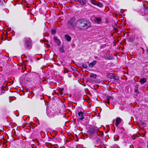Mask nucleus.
I'll return each mask as SVG.
<instances>
[{"label": "nucleus", "mask_w": 148, "mask_h": 148, "mask_svg": "<svg viewBox=\"0 0 148 148\" xmlns=\"http://www.w3.org/2000/svg\"><path fill=\"white\" fill-rule=\"evenodd\" d=\"M90 23L88 21L80 19L75 22V27L80 30H86L90 26Z\"/></svg>", "instance_id": "f257e3e1"}, {"label": "nucleus", "mask_w": 148, "mask_h": 148, "mask_svg": "<svg viewBox=\"0 0 148 148\" xmlns=\"http://www.w3.org/2000/svg\"><path fill=\"white\" fill-rule=\"evenodd\" d=\"M75 19L74 18H71L68 21L67 23V26L70 29H74L75 28Z\"/></svg>", "instance_id": "f03ea898"}, {"label": "nucleus", "mask_w": 148, "mask_h": 148, "mask_svg": "<svg viewBox=\"0 0 148 148\" xmlns=\"http://www.w3.org/2000/svg\"><path fill=\"white\" fill-rule=\"evenodd\" d=\"M25 45L27 48H31L32 46V40L29 37H27L25 39Z\"/></svg>", "instance_id": "7ed1b4c3"}, {"label": "nucleus", "mask_w": 148, "mask_h": 148, "mask_svg": "<svg viewBox=\"0 0 148 148\" xmlns=\"http://www.w3.org/2000/svg\"><path fill=\"white\" fill-rule=\"evenodd\" d=\"M98 131H99L98 128L97 127H95L91 128L89 131V132L91 134L96 133L97 135H98L97 133V132Z\"/></svg>", "instance_id": "20e7f679"}, {"label": "nucleus", "mask_w": 148, "mask_h": 148, "mask_svg": "<svg viewBox=\"0 0 148 148\" xmlns=\"http://www.w3.org/2000/svg\"><path fill=\"white\" fill-rule=\"evenodd\" d=\"M122 120V119L121 118L119 117L117 118L115 120L116 122L115 126L117 127L118 125L121 122Z\"/></svg>", "instance_id": "39448f33"}, {"label": "nucleus", "mask_w": 148, "mask_h": 148, "mask_svg": "<svg viewBox=\"0 0 148 148\" xmlns=\"http://www.w3.org/2000/svg\"><path fill=\"white\" fill-rule=\"evenodd\" d=\"M84 114V113L82 112H78V114L80 117L79 118V119L80 120H82L84 118V116H83Z\"/></svg>", "instance_id": "423d86ee"}, {"label": "nucleus", "mask_w": 148, "mask_h": 148, "mask_svg": "<svg viewBox=\"0 0 148 148\" xmlns=\"http://www.w3.org/2000/svg\"><path fill=\"white\" fill-rule=\"evenodd\" d=\"M101 21V18L100 17H95L94 21L95 23H97L98 24L100 23Z\"/></svg>", "instance_id": "0eeeda50"}, {"label": "nucleus", "mask_w": 148, "mask_h": 148, "mask_svg": "<svg viewBox=\"0 0 148 148\" xmlns=\"http://www.w3.org/2000/svg\"><path fill=\"white\" fill-rule=\"evenodd\" d=\"M97 63V61L94 60L92 62L88 64V66L89 67L92 68Z\"/></svg>", "instance_id": "6e6552de"}, {"label": "nucleus", "mask_w": 148, "mask_h": 148, "mask_svg": "<svg viewBox=\"0 0 148 148\" xmlns=\"http://www.w3.org/2000/svg\"><path fill=\"white\" fill-rule=\"evenodd\" d=\"M113 99V98L112 97L110 96H108L106 98V102L107 103H108L109 104L110 103V101L112 100Z\"/></svg>", "instance_id": "1a4fd4ad"}, {"label": "nucleus", "mask_w": 148, "mask_h": 148, "mask_svg": "<svg viewBox=\"0 0 148 148\" xmlns=\"http://www.w3.org/2000/svg\"><path fill=\"white\" fill-rule=\"evenodd\" d=\"M65 38L66 40L68 41H70L71 40V37L68 35H66L65 36Z\"/></svg>", "instance_id": "9d476101"}, {"label": "nucleus", "mask_w": 148, "mask_h": 148, "mask_svg": "<svg viewBox=\"0 0 148 148\" xmlns=\"http://www.w3.org/2000/svg\"><path fill=\"white\" fill-rule=\"evenodd\" d=\"M146 81V79L145 78H143L141 79L140 81V83L142 84H144Z\"/></svg>", "instance_id": "9b49d317"}, {"label": "nucleus", "mask_w": 148, "mask_h": 148, "mask_svg": "<svg viewBox=\"0 0 148 148\" xmlns=\"http://www.w3.org/2000/svg\"><path fill=\"white\" fill-rule=\"evenodd\" d=\"M78 1L82 5H85L86 3V1L84 0H78Z\"/></svg>", "instance_id": "f8f14e48"}, {"label": "nucleus", "mask_w": 148, "mask_h": 148, "mask_svg": "<svg viewBox=\"0 0 148 148\" xmlns=\"http://www.w3.org/2000/svg\"><path fill=\"white\" fill-rule=\"evenodd\" d=\"M90 3L92 4L95 5H96L97 4V2L94 0H91L90 1Z\"/></svg>", "instance_id": "ddd939ff"}, {"label": "nucleus", "mask_w": 148, "mask_h": 148, "mask_svg": "<svg viewBox=\"0 0 148 148\" xmlns=\"http://www.w3.org/2000/svg\"><path fill=\"white\" fill-rule=\"evenodd\" d=\"M90 77H93L94 79H95L97 77V75L96 74H94L93 73H91L90 75Z\"/></svg>", "instance_id": "4468645a"}, {"label": "nucleus", "mask_w": 148, "mask_h": 148, "mask_svg": "<svg viewBox=\"0 0 148 148\" xmlns=\"http://www.w3.org/2000/svg\"><path fill=\"white\" fill-rule=\"evenodd\" d=\"M59 50L60 52H64V50L63 47H60L59 49Z\"/></svg>", "instance_id": "2eb2a0df"}, {"label": "nucleus", "mask_w": 148, "mask_h": 148, "mask_svg": "<svg viewBox=\"0 0 148 148\" xmlns=\"http://www.w3.org/2000/svg\"><path fill=\"white\" fill-rule=\"evenodd\" d=\"M82 66L83 68L86 69L87 67V65L86 63H84L82 64Z\"/></svg>", "instance_id": "dca6fc26"}, {"label": "nucleus", "mask_w": 148, "mask_h": 148, "mask_svg": "<svg viewBox=\"0 0 148 148\" xmlns=\"http://www.w3.org/2000/svg\"><path fill=\"white\" fill-rule=\"evenodd\" d=\"M96 5L101 8L103 6V5L100 2H99L98 3H97Z\"/></svg>", "instance_id": "f3484780"}, {"label": "nucleus", "mask_w": 148, "mask_h": 148, "mask_svg": "<svg viewBox=\"0 0 148 148\" xmlns=\"http://www.w3.org/2000/svg\"><path fill=\"white\" fill-rule=\"evenodd\" d=\"M55 39L56 42L58 45H60V42L59 40L57 38H55Z\"/></svg>", "instance_id": "a211bd4d"}, {"label": "nucleus", "mask_w": 148, "mask_h": 148, "mask_svg": "<svg viewBox=\"0 0 148 148\" xmlns=\"http://www.w3.org/2000/svg\"><path fill=\"white\" fill-rule=\"evenodd\" d=\"M112 73L109 74V75H107L108 77L112 78L113 77V76H112Z\"/></svg>", "instance_id": "6ab92c4d"}, {"label": "nucleus", "mask_w": 148, "mask_h": 148, "mask_svg": "<svg viewBox=\"0 0 148 148\" xmlns=\"http://www.w3.org/2000/svg\"><path fill=\"white\" fill-rule=\"evenodd\" d=\"M51 33L52 34H54L55 33V30H51Z\"/></svg>", "instance_id": "aec40b11"}, {"label": "nucleus", "mask_w": 148, "mask_h": 148, "mask_svg": "<svg viewBox=\"0 0 148 148\" xmlns=\"http://www.w3.org/2000/svg\"><path fill=\"white\" fill-rule=\"evenodd\" d=\"M138 91V89H136L135 90V92H137Z\"/></svg>", "instance_id": "412c9836"}, {"label": "nucleus", "mask_w": 148, "mask_h": 148, "mask_svg": "<svg viewBox=\"0 0 148 148\" xmlns=\"http://www.w3.org/2000/svg\"><path fill=\"white\" fill-rule=\"evenodd\" d=\"M3 56V55L1 54L0 53V57H2Z\"/></svg>", "instance_id": "4be33fe9"}, {"label": "nucleus", "mask_w": 148, "mask_h": 148, "mask_svg": "<svg viewBox=\"0 0 148 148\" xmlns=\"http://www.w3.org/2000/svg\"><path fill=\"white\" fill-rule=\"evenodd\" d=\"M115 119H114L113 121V124H114V122Z\"/></svg>", "instance_id": "5701e85b"}, {"label": "nucleus", "mask_w": 148, "mask_h": 148, "mask_svg": "<svg viewBox=\"0 0 148 148\" xmlns=\"http://www.w3.org/2000/svg\"><path fill=\"white\" fill-rule=\"evenodd\" d=\"M147 51L148 52V49H147Z\"/></svg>", "instance_id": "b1692460"}, {"label": "nucleus", "mask_w": 148, "mask_h": 148, "mask_svg": "<svg viewBox=\"0 0 148 148\" xmlns=\"http://www.w3.org/2000/svg\"><path fill=\"white\" fill-rule=\"evenodd\" d=\"M142 49H143V52H144V50L143 49V48H142Z\"/></svg>", "instance_id": "393cba45"}]
</instances>
